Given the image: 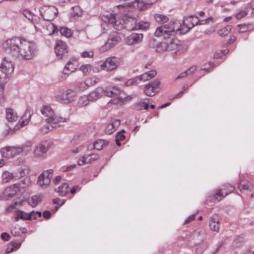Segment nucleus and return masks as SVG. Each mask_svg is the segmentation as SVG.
I'll return each instance as SVG.
<instances>
[{"instance_id":"1","label":"nucleus","mask_w":254,"mask_h":254,"mask_svg":"<svg viewBox=\"0 0 254 254\" xmlns=\"http://www.w3.org/2000/svg\"><path fill=\"white\" fill-rule=\"evenodd\" d=\"M3 46L17 58L22 60H30L35 56L34 45L20 37L7 40L3 44Z\"/></svg>"},{"instance_id":"2","label":"nucleus","mask_w":254,"mask_h":254,"mask_svg":"<svg viewBox=\"0 0 254 254\" xmlns=\"http://www.w3.org/2000/svg\"><path fill=\"white\" fill-rule=\"evenodd\" d=\"M180 24L177 22H170L158 27L154 34L156 37H163L164 39H166L169 35H172L175 32L180 31V33L184 34L190 29V26H187L186 29L183 27L180 28Z\"/></svg>"},{"instance_id":"3","label":"nucleus","mask_w":254,"mask_h":254,"mask_svg":"<svg viewBox=\"0 0 254 254\" xmlns=\"http://www.w3.org/2000/svg\"><path fill=\"white\" fill-rule=\"evenodd\" d=\"M41 113L46 118V121L49 124L46 127L47 132L53 128L57 127V124L61 122H66L68 119L56 115L52 108L44 105L41 110Z\"/></svg>"},{"instance_id":"4","label":"nucleus","mask_w":254,"mask_h":254,"mask_svg":"<svg viewBox=\"0 0 254 254\" xmlns=\"http://www.w3.org/2000/svg\"><path fill=\"white\" fill-rule=\"evenodd\" d=\"M40 15L43 20H53L58 13V9L53 5H44L39 9Z\"/></svg>"},{"instance_id":"5","label":"nucleus","mask_w":254,"mask_h":254,"mask_svg":"<svg viewBox=\"0 0 254 254\" xmlns=\"http://www.w3.org/2000/svg\"><path fill=\"white\" fill-rule=\"evenodd\" d=\"M14 70V66L10 62L4 60L0 66V78L6 80L9 78Z\"/></svg>"},{"instance_id":"6","label":"nucleus","mask_w":254,"mask_h":254,"mask_svg":"<svg viewBox=\"0 0 254 254\" xmlns=\"http://www.w3.org/2000/svg\"><path fill=\"white\" fill-rule=\"evenodd\" d=\"M53 172V169L44 171L38 177V184L42 188H47L50 184Z\"/></svg>"},{"instance_id":"7","label":"nucleus","mask_w":254,"mask_h":254,"mask_svg":"<svg viewBox=\"0 0 254 254\" xmlns=\"http://www.w3.org/2000/svg\"><path fill=\"white\" fill-rule=\"evenodd\" d=\"M121 40L120 37L116 33L110 35L107 42L100 48V51L102 53L107 51L120 43Z\"/></svg>"},{"instance_id":"8","label":"nucleus","mask_w":254,"mask_h":254,"mask_svg":"<svg viewBox=\"0 0 254 254\" xmlns=\"http://www.w3.org/2000/svg\"><path fill=\"white\" fill-rule=\"evenodd\" d=\"M160 82L158 79H155L150 83L146 85L145 87V93L149 97H152L159 92L160 87Z\"/></svg>"},{"instance_id":"9","label":"nucleus","mask_w":254,"mask_h":254,"mask_svg":"<svg viewBox=\"0 0 254 254\" xmlns=\"http://www.w3.org/2000/svg\"><path fill=\"white\" fill-rule=\"evenodd\" d=\"M55 52L57 57L62 59L64 57L67 56L68 51L65 43L61 40H58L55 47Z\"/></svg>"},{"instance_id":"10","label":"nucleus","mask_w":254,"mask_h":254,"mask_svg":"<svg viewBox=\"0 0 254 254\" xmlns=\"http://www.w3.org/2000/svg\"><path fill=\"white\" fill-rule=\"evenodd\" d=\"M75 96L74 91L71 89H68L65 91L60 93L57 98L60 100L64 101V103H68L74 100Z\"/></svg>"},{"instance_id":"11","label":"nucleus","mask_w":254,"mask_h":254,"mask_svg":"<svg viewBox=\"0 0 254 254\" xmlns=\"http://www.w3.org/2000/svg\"><path fill=\"white\" fill-rule=\"evenodd\" d=\"M48 149L46 142H40L36 146L34 150V156L36 158H44Z\"/></svg>"},{"instance_id":"12","label":"nucleus","mask_w":254,"mask_h":254,"mask_svg":"<svg viewBox=\"0 0 254 254\" xmlns=\"http://www.w3.org/2000/svg\"><path fill=\"white\" fill-rule=\"evenodd\" d=\"M168 51L172 52L176 55H180L182 52V46L177 39L168 40Z\"/></svg>"},{"instance_id":"13","label":"nucleus","mask_w":254,"mask_h":254,"mask_svg":"<svg viewBox=\"0 0 254 254\" xmlns=\"http://www.w3.org/2000/svg\"><path fill=\"white\" fill-rule=\"evenodd\" d=\"M117 67V61L115 58H109L101 64V69L107 71H111Z\"/></svg>"},{"instance_id":"14","label":"nucleus","mask_w":254,"mask_h":254,"mask_svg":"<svg viewBox=\"0 0 254 254\" xmlns=\"http://www.w3.org/2000/svg\"><path fill=\"white\" fill-rule=\"evenodd\" d=\"M77 67V61L75 60H72L68 61L66 64L63 70V73L68 76L73 72Z\"/></svg>"},{"instance_id":"15","label":"nucleus","mask_w":254,"mask_h":254,"mask_svg":"<svg viewBox=\"0 0 254 254\" xmlns=\"http://www.w3.org/2000/svg\"><path fill=\"white\" fill-rule=\"evenodd\" d=\"M143 35L142 34L132 33L127 38V43L129 45L138 44L142 41Z\"/></svg>"},{"instance_id":"16","label":"nucleus","mask_w":254,"mask_h":254,"mask_svg":"<svg viewBox=\"0 0 254 254\" xmlns=\"http://www.w3.org/2000/svg\"><path fill=\"white\" fill-rule=\"evenodd\" d=\"M104 93V89L102 87H98L94 91L91 92L88 95L90 101H94L101 98Z\"/></svg>"},{"instance_id":"17","label":"nucleus","mask_w":254,"mask_h":254,"mask_svg":"<svg viewBox=\"0 0 254 254\" xmlns=\"http://www.w3.org/2000/svg\"><path fill=\"white\" fill-rule=\"evenodd\" d=\"M131 20L135 24L134 26H133L132 27H129L127 26L128 23H127L126 24H127L126 27L128 30H137V29L146 30L149 27V25H150L148 22H144V21H141V22H138L137 24V23L136 24L135 19H132Z\"/></svg>"},{"instance_id":"18","label":"nucleus","mask_w":254,"mask_h":254,"mask_svg":"<svg viewBox=\"0 0 254 254\" xmlns=\"http://www.w3.org/2000/svg\"><path fill=\"white\" fill-rule=\"evenodd\" d=\"M115 16L116 15L115 14L109 13L106 15H104L102 19L105 22L111 24L114 28L117 29H118V27L117 25V21L116 20Z\"/></svg>"},{"instance_id":"19","label":"nucleus","mask_w":254,"mask_h":254,"mask_svg":"<svg viewBox=\"0 0 254 254\" xmlns=\"http://www.w3.org/2000/svg\"><path fill=\"white\" fill-rule=\"evenodd\" d=\"M209 227L211 230L213 231H219L220 223L217 215H214L211 217L209 222Z\"/></svg>"},{"instance_id":"20","label":"nucleus","mask_w":254,"mask_h":254,"mask_svg":"<svg viewBox=\"0 0 254 254\" xmlns=\"http://www.w3.org/2000/svg\"><path fill=\"white\" fill-rule=\"evenodd\" d=\"M150 99H146L143 101H140L135 104V109L136 110H147L149 108Z\"/></svg>"},{"instance_id":"21","label":"nucleus","mask_w":254,"mask_h":254,"mask_svg":"<svg viewBox=\"0 0 254 254\" xmlns=\"http://www.w3.org/2000/svg\"><path fill=\"white\" fill-rule=\"evenodd\" d=\"M20 219L23 220H30V216H29V213H27L22 210H17L16 211L15 220L16 221H18Z\"/></svg>"},{"instance_id":"22","label":"nucleus","mask_w":254,"mask_h":254,"mask_svg":"<svg viewBox=\"0 0 254 254\" xmlns=\"http://www.w3.org/2000/svg\"><path fill=\"white\" fill-rule=\"evenodd\" d=\"M6 119L9 122H14L17 120L18 117L16 113L11 108L7 109L6 110Z\"/></svg>"},{"instance_id":"23","label":"nucleus","mask_w":254,"mask_h":254,"mask_svg":"<svg viewBox=\"0 0 254 254\" xmlns=\"http://www.w3.org/2000/svg\"><path fill=\"white\" fill-rule=\"evenodd\" d=\"M156 71L155 70H151L148 72H146L142 75L138 76L140 81H147L153 78L156 75Z\"/></svg>"},{"instance_id":"24","label":"nucleus","mask_w":254,"mask_h":254,"mask_svg":"<svg viewBox=\"0 0 254 254\" xmlns=\"http://www.w3.org/2000/svg\"><path fill=\"white\" fill-rule=\"evenodd\" d=\"M32 145L33 143L31 141H26L21 146H19L21 153L24 155L27 154L31 151Z\"/></svg>"},{"instance_id":"25","label":"nucleus","mask_w":254,"mask_h":254,"mask_svg":"<svg viewBox=\"0 0 254 254\" xmlns=\"http://www.w3.org/2000/svg\"><path fill=\"white\" fill-rule=\"evenodd\" d=\"M68 185L66 183H63L61 186H59L56 190L59 193L61 196H65L68 192Z\"/></svg>"},{"instance_id":"26","label":"nucleus","mask_w":254,"mask_h":254,"mask_svg":"<svg viewBox=\"0 0 254 254\" xmlns=\"http://www.w3.org/2000/svg\"><path fill=\"white\" fill-rule=\"evenodd\" d=\"M109 142L106 140L99 139L94 142V148L98 150L103 149L108 144Z\"/></svg>"},{"instance_id":"27","label":"nucleus","mask_w":254,"mask_h":254,"mask_svg":"<svg viewBox=\"0 0 254 254\" xmlns=\"http://www.w3.org/2000/svg\"><path fill=\"white\" fill-rule=\"evenodd\" d=\"M157 0H137V2L140 8L145 9L152 5Z\"/></svg>"},{"instance_id":"28","label":"nucleus","mask_w":254,"mask_h":254,"mask_svg":"<svg viewBox=\"0 0 254 254\" xmlns=\"http://www.w3.org/2000/svg\"><path fill=\"white\" fill-rule=\"evenodd\" d=\"M31 116L30 112L27 110L19 122L20 126L23 127L27 125L29 122V119L31 118Z\"/></svg>"},{"instance_id":"29","label":"nucleus","mask_w":254,"mask_h":254,"mask_svg":"<svg viewBox=\"0 0 254 254\" xmlns=\"http://www.w3.org/2000/svg\"><path fill=\"white\" fill-rule=\"evenodd\" d=\"M31 22L34 24L36 29H38L41 27H43V24L42 23L43 20H41L37 15H34Z\"/></svg>"},{"instance_id":"30","label":"nucleus","mask_w":254,"mask_h":254,"mask_svg":"<svg viewBox=\"0 0 254 254\" xmlns=\"http://www.w3.org/2000/svg\"><path fill=\"white\" fill-rule=\"evenodd\" d=\"M26 231L27 230L25 228H19L15 227L11 229V233L13 236L17 237L20 236L22 234L25 233Z\"/></svg>"},{"instance_id":"31","label":"nucleus","mask_w":254,"mask_h":254,"mask_svg":"<svg viewBox=\"0 0 254 254\" xmlns=\"http://www.w3.org/2000/svg\"><path fill=\"white\" fill-rule=\"evenodd\" d=\"M0 153L2 157L9 159L12 158L11 153V147L6 146L2 148L0 150Z\"/></svg>"},{"instance_id":"32","label":"nucleus","mask_w":254,"mask_h":254,"mask_svg":"<svg viewBox=\"0 0 254 254\" xmlns=\"http://www.w3.org/2000/svg\"><path fill=\"white\" fill-rule=\"evenodd\" d=\"M41 200V198L40 196L35 195L32 196L28 199V203L33 207L37 205Z\"/></svg>"},{"instance_id":"33","label":"nucleus","mask_w":254,"mask_h":254,"mask_svg":"<svg viewBox=\"0 0 254 254\" xmlns=\"http://www.w3.org/2000/svg\"><path fill=\"white\" fill-rule=\"evenodd\" d=\"M222 190H219L214 195L210 196L209 198L210 201L214 202L221 200L224 197Z\"/></svg>"},{"instance_id":"34","label":"nucleus","mask_w":254,"mask_h":254,"mask_svg":"<svg viewBox=\"0 0 254 254\" xmlns=\"http://www.w3.org/2000/svg\"><path fill=\"white\" fill-rule=\"evenodd\" d=\"M90 101L88 96H81L78 101V105L80 107H84L87 105Z\"/></svg>"},{"instance_id":"35","label":"nucleus","mask_w":254,"mask_h":254,"mask_svg":"<svg viewBox=\"0 0 254 254\" xmlns=\"http://www.w3.org/2000/svg\"><path fill=\"white\" fill-rule=\"evenodd\" d=\"M168 40L167 41H163L160 43L158 45L157 51L158 52H162L166 50L168 51Z\"/></svg>"},{"instance_id":"36","label":"nucleus","mask_w":254,"mask_h":254,"mask_svg":"<svg viewBox=\"0 0 254 254\" xmlns=\"http://www.w3.org/2000/svg\"><path fill=\"white\" fill-rule=\"evenodd\" d=\"M13 177V174L7 171L4 172L2 175V179L4 183L10 182Z\"/></svg>"},{"instance_id":"37","label":"nucleus","mask_w":254,"mask_h":254,"mask_svg":"<svg viewBox=\"0 0 254 254\" xmlns=\"http://www.w3.org/2000/svg\"><path fill=\"white\" fill-rule=\"evenodd\" d=\"M140 79L138 76H137L134 78L128 79L125 83L126 86H129L131 85H136L138 84L140 82Z\"/></svg>"},{"instance_id":"38","label":"nucleus","mask_w":254,"mask_h":254,"mask_svg":"<svg viewBox=\"0 0 254 254\" xmlns=\"http://www.w3.org/2000/svg\"><path fill=\"white\" fill-rule=\"evenodd\" d=\"M15 193V191L10 187L6 188L3 191V195L4 196L5 199L11 197Z\"/></svg>"},{"instance_id":"39","label":"nucleus","mask_w":254,"mask_h":254,"mask_svg":"<svg viewBox=\"0 0 254 254\" xmlns=\"http://www.w3.org/2000/svg\"><path fill=\"white\" fill-rule=\"evenodd\" d=\"M99 78L95 76L87 78L86 79V81L89 87L95 85L99 82Z\"/></svg>"},{"instance_id":"40","label":"nucleus","mask_w":254,"mask_h":254,"mask_svg":"<svg viewBox=\"0 0 254 254\" xmlns=\"http://www.w3.org/2000/svg\"><path fill=\"white\" fill-rule=\"evenodd\" d=\"M76 88L79 91H84L86 90L88 88H89L87 85L86 80L83 82H79L76 83Z\"/></svg>"},{"instance_id":"41","label":"nucleus","mask_w":254,"mask_h":254,"mask_svg":"<svg viewBox=\"0 0 254 254\" xmlns=\"http://www.w3.org/2000/svg\"><path fill=\"white\" fill-rule=\"evenodd\" d=\"M85 161H86V163L87 164H89L97 160L99 158V156L98 154H90L89 155H85Z\"/></svg>"},{"instance_id":"42","label":"nucleus","mask_w":254,"mask_h":254,"mask_svg":"<svg viewBox=\"0 0 254 254\" xmlns=\"http://www.w3.org/2000/svg\"><path fill=\"white\" fill-rule=\"evenodd\" d=\"M92 69V66L90 64H87L82 65L80 67V70L84 75H87Z\"/></svg>"},{"instance_id":"43","label":"nucleus","mask_w":254,"mask_h":254,"mask_svg":"<svg viewBox=\"0 0 254 254\" xmlns=\"http://www.w3.org/2000/svg\"><path fill=\"white\" fill-rule=\"evenodd\" d=\"M154 18L157 22L160 23H165L168 20V18L166 16L162 14H155Z\"/></svg>"},{"instance_id":"44","label":"nucleus","mask_w":254,"mask_h":254,"mask_svg":"<svg viewBox=\"0 0 254 254\" xmlns=\"http://www.w3.org/2000/svg\"><path fill=\"white\" fill-rule=\"evenodd\" d=\"M60 31L62 35H64L66 37H69L72 35V32L71 30L66 27L61 28Z\"/></svg>"},{"instance_id":"45","label":"nucleus","mask_w":254,"mask_h":254,"mask_svg":"<svg viewBox=\"0 0 254 254\" xmlns=\"http://www.w3.org/2000/svg\"><path fill=\"white\" fill-rule=\"evenodd\" d=\"M250 185L248 182L242 181L239 184L238 186V188L240 190H247L250 189Z\"/></svg>"},{"instance_id":"46","label":"nucleus","mask_w":254,"mask_h":254,"mask_svg":"<svg viewBox=\"0 0 254 254\" xmlns=\"http://www.w3.org/2000/svg\"><path fill=\"white\" fill-rule=\"evenodd\" d=\"M4 95V85L0 84V105H2L5 102Z\"/></svg>"},{"instance_id":"47","label":"nucleus","mask_w":254,"mask_h":254,"mask_svg":"<svg viewBox=\"0 0 254 254\" xmlns=\"http://www.w3.org/2000/svg\"><path fill=\"white\" fill-rule=\"evenodd\" d=\"M29 216H30V220H36L37 218L41 217L42 213L40 211H32L29 213Z\"/></svg>"},{"instance_id":"48","label":"nucleus","mask_w":254,"mask_h":254,"mask_svg":"<svg viewBox=\"0 0 254 254\" xmlns=\"http://www.w3.org/2000/svg\"><path fill=\"white\" fill-rule=\"evenodd\" d=\"M19 146L11 147L12 158L21 153V150Z\"/></svg>"},{"instance_id":"49","label":"nucleus","mask_w":254,"mask_h":254,"mask_svg":"<svg viewBox=\"0 0 254 254\" xmlns=\"http://www.w3.org/2000/svg\"><path fill=\"white\" fill-rule=\"evenodd\" d=\"M71 9L72 10L71 14L73 15V16H80L81 14V10L78 6H73Z\"/></svg>"},{"instance_id":"50","label":"nucleus","mask_w":254,"mask_h":254,"mask_svg":"<svg viewBox=\"0 0 254 254\" xmlns=\"http://www.w3.org/2000/svg\"><path fill=\"white\" fill-rule=\"evenodd\" d=\"M22 13L23 15L30 21L34 16V14H33L30 10L28 9L24 10Z\"/></svg>"},{"instance_id":"51","label":"nucleus","mask_w":254,"mask_h":254,"mask_svg":"<svg viewBox=\"0 0 254 254\" xmlns=\"http://www.w3.org/2000/svg\"><path fill=\"white\" fill-rule=\"evenodd\" d=\"M81 56L83 58H91L94 56V52L92 51H84L81 53Z\"/></svg>"},{"instance_id":"52","label":"nucleus","mask_w":254,"mask_h":254,"mask_svg":"<svg viewBox=\"0 0 254 254\" xmlns=\"http://www.w3.org/2000/svg\"><path fill=\"white\" fill-rule=\"evenodd\" d=\"M190 22V18H188L186 20H185L184 21H183V24H180V28H182V27L184 28L185 29H186V27L187 26H190V28L191 27H192L193 26H194V24L193 23H192L191 24H190L189 25H188V24L187 23V22Z\"/></svg>"},{"instance_id":"53","label":"nucleus","mask_w":254,"mask_h":254,"mask_svg":"<svg viewBox=\"0 0 254 254\" xmlns=\"http://www.w3.org/2000/svg\"><path fill=\"white\" fill-rule=\"evenodd\" d=\"M232 27L230 25H228L221 30L219 31V33L220 35H227L228 33L231 30Z\"/></svg>"},{"instance_id":"54","label":"nucleus","mask_w":254,"mask_h":254,"mask_svg":"<svg viewBox=\"0 0 254 254\" xmlns=\"http://www.w3.org/2000/svg\"><path fill=\"white\" fill-rule=\"evenodd\" d=\"M238 26L240 27L239 29V33H244L248 30H249L250 29V25H246L245 24H242V25H238Z\"/></svg>"},{"instance_id":"55","label":"nucleus","mask_w":254,"mask_h":254,"mask_svg":"<svg viewBox=\"0 0 254 254\" xmlns=\"http://www.w3.org/2000/svg\"><path fill=\"white\" fill-rule=\"evenodd\" d=\"M224 190H227V191L225 192V195H226L232 192L235 190V187L233 186L228 184L226 185V188L224 189Z\"/></svg>"},{"instance_id":"56","label":"nucleus","mask_w":254,"mask_h":254,"mask_svg":"<svg viewBox=\"0 0 254 254\" xmlns=\"http://www.w3.org/2000/svg\"><path fill=\"white\" fill-rule=\"evenodd\" d=\"M248 14V12L245 10H242L239 13L236 14V17L238 19H240L245 16Z\"/></svg>"},{"instance_id":"57","label":"nucleus","mask_w":254,"mask_h":254,"mask_svg":"<svg viewBox=\"0 0 254 254\" xmlns=\"http://www.w3.org/2000/svg\"><path fill=\"white\" fill-rule=\"evenodd\" d=\"M116 130V129L114 128V127H113V125L112 124V123L108 125L106 127V131L109 134L112 133Z\"/></svg>"},{"instance_id":"58","label":"nucleus","mask_w":254,"mask_h":254,"mask_svg":"<svg viewBox=\"0 0 254 254\" xmlns=\"http://www.w3.org/2000/svg\"><path fill=\"white\" fill-rule=\"evenodd\" d=\"M111 123L113 125V127H114V128L117 129V128L120 125L121 122L119 120H114L112 121Z\"/></svg>"},{"instance_id":"59","label":"nucleus","mask_w":254,"mask_h":254,"mask_svg":"<svg viewBox=\"0 0 254 254\" xmlns=\"http://www.w3.org/2000/svg\"><path fill=\"white\" fill-rule=\"evenodd\" d=\"M1 239L5 241H8L10 240V236L6 233H2L1 234Z\"/></svg>"},{"instance_id":"60","label":"nucleus","mask_w":254,"mask_h":254,"mask_svg":"<svg viewBox=\"0 0 254 254\" xmlns=\"http://www.w3.org/2000/svg\"><path fill=\"white\" fill-rule=\"evenodd\" d=\"M125 138V136L122 134L121 132H118L117 134L116 135V139L122 141Z\"/></svg>"},{"instance_id":"61","label":"nucleus","mask_w":254,"mask_h":254,"mask_svg":"<svg viewBox=\"0 0 254 254\" xmlns=\"http://www.w3.org/2000/svg\"><path fill=\"white\" fill-rule=\"evenodd\" d=\"M85 164H87V163H86V161H85V156L84 155V156H82L81 157V158L79 159V160L78 161V164L79 166H82Z\"/></svg>"},{"instance_id":"62","label":"nucleus","mask_w":254,"mask_h":254,"mask_svg":"<svg viewBox=\"0 0 254 254\" xmlns=\"http://www.w3.org/2000/svg\"><path fill=\"white\" fill-rule=\"evenodd\" d=\"M188 75H189L188 74V71H185L184 72H183L182 73H181L176 78V80L177 79H180V78H184L186 76H187Z\"/></svg>"},{"instance_id":"63","label":"nucleus","mask_w":254,"mask_h":254,"mask_svg":"<svg viewBox=\"0 0 254 254\" xmlns=\"http://www.w3.org/2000/svg\"><path fill=\"white\" fill-rule=\"evenodd\" d=\"M51 213L49 211H45L43 213V217L46 219H48L50 218Z\"/></svg>"},{"instance_id":"64","label":"nucleus","mask_w":254,"mask_h":254,"mask_svg":"<svg viewBox=\"0 0 254 254\" xmlns=\"http://www.w3.org/2000/svg\"><path fill=\"white\" fill-rule=\"evenodd\" d=\"M114 92L117 93V95L119 96L120 95L121 90L120 88L117 87H113L111 88Z\"/></svg>"}]
</instances>
